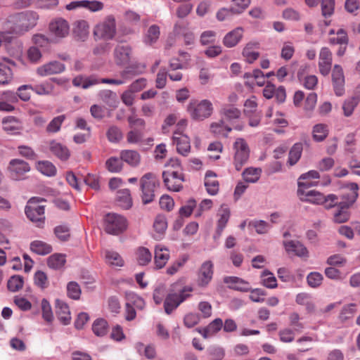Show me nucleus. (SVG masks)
Listing matches in <instances>:
<instances>
[{"mask_svg": "<svg viewBox=\"0 0 360 360\" xmlns=\"http://www.w3.org/2000/svg\"><path fill=\"white\" fill-rule=\"evenodd\" d=\"M39 20L38 14L33 11H25L10 15L5 22L7 33L20 36L34 27Z\"/></svg>", "mask_w": 360, "mask_h": 360, "instance_id": "f257e3e1", "label": "nucleus"}, {"mask_svg": "<svg viewBox=\"0 0 360 360\" xmlns=\"http://www.w3.org/2000/svg\"><path fill=\"white\" fill-rule=\"evenodd\" d=\"M318 183L315 181L297 182V195L300 200L317 205L323 204V202L335 201L337 195L335 194H329L325 196L323 193L316 190H308L309 188L315 186Z\"/></svg>", "mask_w": 360, "mask_h": 360, "instance_id": "f03ea898", "label": "nucleus"}, {"mask_svg": "<svg viewBox=\"0 0 360 360\" xmlns=\"http://www.w3.org/2000/svg\"><path fill=\"white\" fill-rule=\"evenodd\" d=\"M43 200L42 198L33 197L28 200L25 208L27 217L38 227H41L44 224V206L39 205Z\"/></svg>", "mask_w": 360, "mask_h": 360, "instance_id": "7ed1b4c3", "label": "nucleus"}, {"mask_svg": "<svg viewBox=\"0 0 360 360\" xmlns=\"http://www.w3.org/2000/svg\"><path fill=\"white\" fill-rule=\"evenodd\" d=\"M233 164L236 170L240 171L250 158V150L247 141L243 138H238L233 144Z\"/></svg>", "mask_w": 360, "mask_h": 360, "instance_id": "20e7f679", "label": "nucleus"}, {"mask_svg": "<svg viewBox=\"0 0 360 360\" xmlns=\"http://www.w3.org/2000/svg\"><path fill=\"white\" fill-rule=\"evenodd\" d=\"M193 288L191 286H185L181 289L179 292H171L165 297L164 302V309L165 313L170 314L175 310L182 302L191 297V292Z\"/></svg>", "mask_w": 360, "mask_h": 360, "instance_id": "39448f33", "label": "nucleus"}, {"mask_svg": "<svg viewBox=\"0 0 360 360\" xmlns=\"http://www.w3.org/2000/svg\"><path fill=\"white\" fill-rule=\"evenodd\" d=\"M187 111L191 118L195 120H203L211 116L213 112L212 103L208 100L198 102L192 101L187 107Z\"/></svg>", "mask_w": 360, "mask_h": 360, "instance_id": "423d86ee", "label": "nucleus"}, {"mask_svg": "<svg viewBox=\"0 0 360 360\" xmlns=\"http://www.w3.org/2000/svg\"><path fill=\"white\" fill-rule=\"evenodd\" d=\"M127 219L116 213H108L104 218V229L106 233L112 235H119L127 228Z\"/></svg>", "mask_w": 360, "mask_h": 360, "instance_id": "0eeeda50", "label": "nucleus"}, {"mask_svg": "<svg viewBox=\"0 0 360 360\" xmlns=\"http://www.w3.org/2000/svg\"><path fill=\"white\" fill-rule=\"evenodd\" d=\"M124 82V81L121 79H101L95 75L90 77L79 75L75 77L72 80V84L75 87L82 89H88L98 84L120 85Z\"/></svg>", "mask_w": 360, "mask_h": 360, "instance_id": "6e6552de", "label": "nucleus"}, {"mask_svg": "<svg viewBox=\"0 0 360 360\" xmlns=\"http://www.w3.org/2000/svg\"><path fill=\"white\" fill-rule=\"evenodd\" d=\"M140 183L142 201L144 204H148L154 200L155 188L159 186L158 180L154 174L149 172L141 177Z\"/></svg>", "mask_w": 360, "mask_h": 360, "instance_id": "1a4fd4ad", "label": "nucleus"}, {"mask_svg": "<svg viewBox=\"0 0 360 360\" xmlns=\"http://www.w3.org/2000/svg\"><path fill=\"white\" fill-rule=\"evenodd\" d=\"M162 178L165 186L171 191L178 192L183 188V182L185 181L184 175L178 170L167 169L162 172Z\"/></svg>", "mask_w": 360, "mask_h": 360, "instance_id": "9d476101", "label": "nucleus"}, {"mask_svg": "<svg viewBox=\"0 0 360 360\" xmlns=\"http://www.w3.org/2000/svg\"><path fill=\"white\" fill-rule=\"evenodd\" d=\"M94 33L98 39H112L116 33L115 18L112 16H108L103 22L95 27Z\"/></svg>", "mask_w": 360, "mask_h": 360, "instance_id": "9b49d317", "label": "nucleus"}, {"mask_svg": "<svg viewBox=\"0 0 360 360\" xmlns=\"http://www.w3.org/2000/svg\"><path fill=\"white\" fill-rule=\"evenodd\" d=\"M343 188L345 191L341 195L338 207L349 208L358 198L359 186L356 183H348Z\"/></svg>", "mask_w": 360, "mask_h": 360, "instance_id": "f8f14e48", "label": "nucleus"}, {"mask_svg": "<svg viewBox=\"0 0 360 360\" xmlns=\"http://www.w3.org/2000/svg\"><path fill=\"white\" fill-rule=\"evenodd\" d=\"M30 170L27 162L20 159H13L9 162L8 171L11 177L14 180H20L24 174Z\"/></svg>", "mask_w": 360, "mask_h": 360, "instance_id": "ddd939ff", "label": "nucleus"}, {"mask_svg": "<svg viewBox=\"0 0 360 360\" xmlns=\"http://www.w3.org/2000/svg\"><path fill=\"white\" fill-rule=\"evenodd\" d=\"M49 30L56 38L62 39L68 35L70 27L65 20L56 18L50 22Z\"/></svg>", "mask_w": 360, "mask_h": 360, "instance_id": "4468645a", "label": "nucleus"}, {"mask_svg": "<svg viewBox=\"0 0 360 360\" xmlns=\"http://www.w3.org/2000/svg\"><path fill=\"white\" fill-rule=\"evenodd\" d=\"M173 144L176 146L177 152L186 156L190 152V139L186 135L178 131H174L172 136Z\"/></svg>", "mask_w": 360, "mask_h": 360, "instance_id": "2eb2a0df", "label": "nucleus"}, {"mask_svg": "<svg viewBox=\"0 0 360 360\" xmlns=\"http://www.w3.org/2000/svg\"><path fill=\"white\" fill-rule=\"evenodd\" d=\"M283 245L288 254H292L299 257L307 258L309 257L307 248L299 240H284Z\"/></svg>", "mask_w": 360, "mask_h": 360, "instance_id": "dca6fc26", "label": "nucleus"}, {"mask_svg": "<svg viewBox=\"0 0 360 360\" xmlns=\"http://www.w3.org/2000/svg\"><path fill=\"white\" fill-rule=\"evenodd\" d=\"M319 69L321 75L326 76L332 67V53L327 47H323L319 53Z\"/></svg>", "mask_w": 360, "mask_h": 360, "instance_id": "f3484780", "label": "nucleus"}, {"mask_svg": "<svg viewBox=\"0 0 360 360\" xmlns=\"http://www.w3.org/2000/svg\"><path fill=\"white\" fill-rule=\"evenodd\" d=\"M65 70V66L63 63L56 60H53L39 66L37 69V72L40 76L44 77L54 74H60Z\"/></svg>", "mask_w": 360, "mask_h": 360, "instance_id": "a211bd4d", "label": "nucleus"}, {"mask_svg": "<svg viewBox=\"0 0 360 360\" xmlns=\"http://www.w3.org/2000/svg\"><path fill=\"white\" fill-rule=\"evenodd\" d=\"M131 49L129 45H117L114 50V56L117 64L126 65L131 59Z\"/></svg>", "mask_w": 360, "mask_h": 360, "instance_id": "6ab92c4d", "label": "nucleus"}, {"mask_svg": "<svg viewBox=\"0 0 360 360\" xmlns=\"http://www.w3.org/2000/svg\"><path fill=\"white\" fill-rule=\"evenodd\" d=\"M230 214L231 212L229 208L226 205H221L218 212L219 219L217 220L216 233L214 236V239L219 238L221 236L229 220Z\"/></svg>", "mask_w": 360, "mask_h": 360, "instance_id": "aec40b11", "label": "nucleus"}, {"mask_svg": "<svg viewBox=\"0 0 360 360\" xmlns=\"http://www.w3.org/2000/svg\"><path fill=\"white\" fill-rule=\"evenodd\" d=\"M213 276V264L211 262L207 261L204 262L199 271L198 274V285L205 287L208 285L212 278Z\"/></svg>", "mask_w": 360, "mask_h": 360, "instance_id": "412c9836", "label": "nucleus"}, {"mask_svg": "<svg viewBox=\"0 0 360 360\" xmlns=\"http://www.w3.org/2000/svg\"><path fill=\"white\" fill-rule=\"evenodd\" d=\"M224 283L227 284L231 289L241 292H248L250 290V283L237 276H226L224 278Z\"/></svg>", "mask_w": 360, "mask_h": 360, "instance_id": "4be33fe9", "label": "nucleus"}, {"mask_svg": "<svg viewBox=\"0 0 360 360\" xmlns=\"http://www.w3.org/2000/svg\"><path fill=\"white\" fill-rule=\"evenodd\" d=\"M120 159L131 167H136L141 162V155L135 150H122L120 153Z\"/></svg>", "mask_w": 360, "mask_h": 360, "instance_id": "5701e85b", "label": "nucleus"}, {"mask_svg": "<svg viewBox=\"0 0 360 360\" xmlns=\"http://www.w3.org/2000/svg\"><path fill=\"white\" fill-rule=\"evenodd\" d=\"M243 34V29L240 27L228 32L223 39V44L228 48L236 46L241 40Z\"/></svg>", "mask_w": 360, "mask_h": 360, "instance_id": "b1692460", "label": "nucleus"}, {"mask_svg": "<svg viewBox=\"0 0 360 360\" xmlns=\"http://www.w3.org/2000/svg\"><path fill=\"white\" fill-rule=\"evenodd\" d=\"M2 125L3 129L11 135L19 134L22 129L20 121L13 116L4 117L2 120Z\"/></svg>", "mask_w": 360, "mask_h": 360, "instance_id": "393cba45", "label": "nucleus"}, {"mask_svg": "<svg viewBox=\"0 0 360 360\" xmlns=\"http://www.w3.org/2000/svg\"><path fill=\"white\" fill-rule=\"evenodd\" d=\"M169 259V250L162 245H158L155 248V264L158 269H162Z\"/></svg>", "mask_w": 360, "mask_h": 360, "instance_id": "a878e982", "label": "nucleus"}, {"mask_svg": "<svg viewBox=\"0 0 360 360\" xmlns=\"http://www.w3.org/2000/svg\"><path fill=\"white\" fill-rule=\"evenodd\" d=\"M217 174L212 171H207L205 176L204 185L207 192L211 195H215L219 191V182L216 179Z\"/></svg>", "mask_w": 360, "mask_h": 360, "instance_id": "bb28decb", "label": "nucleus"}, {"mask_svg": "<svg viewBox=\"0 0 360 360\" xmlns=\"http://www.w3.org/2000/svg\"><path fill=\"white\" fill-rule=\"evenodd\" d=\"M56 308L58 319L64 325L69 324L71 319V316L68 305L62 300H56Z\"/></svg>", "mask_w": 360, "mask_h": 360, "instance_id": "cd10ccee", "label": "nucleus"}, {"mask_svg": "<svg viewBox=\"0 0 360 360\" xmlns=\"http://www.w3.org/2000/svg\"><path fill=\"white\" fill-rule=\"evenodd\" d=\"M258 42L250 41L248 43L243 50V56L246 58L248 63H252L259 56V52L255 50L259 49Z\"/></svg>", "mask_w": 360, "mask_h": 360, "instance_id": "c85d7f7f", "label": "nucleus"}, {"mask_svg": "<svg viewBox=\"0 0 360 360\" xmlns=\"http://www.w3.org/2000/svg\"><path fill=\"white\" fill-rule=\"evenodd\" d=\"M49 148L51 152L61 160H66L70 157L68 148L56 141L50 143Z\"/></svg>", "mask_w": 360, "mask_h": 360, "instance_id": "c756f323", "label": "nucleus"}, {"mask_svg": "<svg viewBox=\"0 0 360 360\" xmlns=\"http://www.w3.org/2000/svg\"><path fill=\"white\" fill-rule=\"evenodd\" d=\"M153 228L156 232L154 237L158 240L162 238L167 228V221L165 216L162 214L158 215L155 219Z\"/></svg>", "mask_w": 360, "mask_h": 360, "instance_id": "7c9ffc66", "label": "nucleus"}, {"mask_svg": "<svg viewBox=\"0 0 360 360\" xmlns=\"http://www.w3.org/2000/svg\"><path fill=\"white\" fill-rule=\"evenodd\" d=\"M30 250L37 255H46L51 252L52 247L46 242L36 240L30 243Z\"/></svg>", "mask_w": 360, "mask_h": 360, "instance_id": "2f4dec72", "label": "nucleus"}, {"mask_svg": "<svg viewBox=\"0 0 360 360\" xmlns=\"http://www.w3.org/2000/svg\"><path fill=\"white\" fill-rule=\"evenodd\" d=\"M311 134L314 141H323L328 136V127L322 123L316 124L313 127Z\"/></svg>", "mask_w": 360, "mask_h": 360, "instance_id": "473e14b6", "label": "nucleus"}, {"mask_svg": "<svg viewBox=\"0 0 360 360\" xmlns=\"http://www.w3.org/2000/svg\"><path fill=\"white\" fill-rule=\"evenodd\" d=\"M117 200L120 207L126 210L129 209L132 206L130 191L127 188L118 191L117 193Z\"/></svg>", "mask_w": 360, "mask_h": 360, "instance_id": "72a5a7b5", "label": "nucleus"}, {"mask_svg": "<svg viewBox=\"0 0 360 360\" xmlns=\"http://www.w3.org/2000/svg\"><path fill=\"white\" fill-rule=\"evenodd\" d=\"M221 114L224 119L230 122L238 119L240 117V111L231 105H225L221 110Z\"/></svg>", "mask_w": 360, "mask_h": 360, "instance_id": "f704fd0d", "label": "nucleus"}, {"mask_svg": "<svg viewBox=\"0 0 360 360\" xmlns=\"http://www.w3.org/2000/svg\"><path fill=\"white\" fill-rule=\"evenodd\" d=\"M211 131L217 136L227 137L232 129L226 125L223 120L214 122L210 126Z\"/></svg>", "mask_w": 360, "mask_h": 360, "instance_id": "c9c22d12", "label": "nucleus"}, {"mask_svg": "<svg viewBox=\"0 0 360 360\" xmlns=\"http://www.w3.org/2000/svg\"><path fill=\"white\" fill-rule=\"evenodd\" d=\"M126 302L137 309H143L145 307V301L142 297L133 292H127L125 294Z\"/></svg>", "mask_w": 360, "mask_h": 360, "instance_id": "e433bc0d", "label": "nucleus"}, {"mask_svg": "<svg viewBox=\"0 0 360 360\" xmlns=\"http://www.w3.org/2000/svg\"><path fill=\"white\" fill-rule=\"evenodd\" d=\"M261 173L260 168L248 167L243 171V177L247 183H255L259 179Z\"/></svg>", "mask_w": 360, "mask_h": 360, "instance_id": "4c0bfd02", "label": "nucleus"}, {"mask_svg": "<svg viewBox=\"0 0 360 360\" xmlns=\"http://www.w3.org/2000/svg\"><path fill=\"white\" fill-rule=\"evenodd\" d=\"M108 330V324L104 319H97L92 325V330L94 333L98 337H103L107 334Z\"/></svg>", "mask_w": 360, "mask_h": 360, "instance_id": "58836bf2", "label": "nucleus"}, {"mask_svg": "<svg viewBox=\"0 0 360 360\" xmlns=\"http://www.w3.org/2000/svg\"><path fill=\"white\" fill-rule=\"evenodd\" d=\"M73 32L79 39L84 40L89 34L88 22L86 20L75 22Z\"/></svg>", "mask_w": 360, "mask_h": 360, "instance_id": "ea45409f", "label": "nucleus"}, {"mask_svg": "<svg viewBox=\"0 0 360 360\" xmlns=\"http://www.w3.org/2000/svg\"><path fill=\"white\" fill-rule=\"evenodd\" d=\"M303 146L301 143H295L289 152L288 161L290 165H295L301 158Z\"/></svg>", "mask_w": 360, "mask_h": 360, "instance_id": "a19ab883", "label": "nucleus"}, {"mask_svg": "<svg viewBox=\"0 0 360 360\" xmlns=\"http://www.w3.org/2000/svg\"><path fill=\"white\" fill-rule=\"evenodd\" d=\"M66 262L65 255L56 253L48 258V266L53 269H60Z\"/></svg>", "mask_w": 360, "mask_h": 360, "instance_id": "79ce46f5", "label": "nucleus"}, {"mask_svg": "<svg viewBox=\"0 0 360 360\" xmlns=\"http://www.w3.org/2000/svg\"><path fill=\"white\" fill-rule=\"evenodd\" d=\"M261 283L267 288L274 289L278 285L277 281L273 273L264 270L261 274Z\"/></svg>", "mask_w": 360, "mask_h": 360, "instance_id": "37998d69", "label": "nucleus"}, {"mask_svg": "<svg viewBox=\"0 0 360 360\" xmlns=\"http://www.w3.org/2000/svg\"><path fill=\"white\" fill-rule=\"evenodd\" d=\"M105 258L106 262L116 266H124V260L119 253L112 250H105Z\"/></svg>", "mask_w": 360, "mask_h": 360, "instance_id": "c03bdc74", "label": "nucleus"}, {"mask_svg": "<svg viewBox=\"0 0 360 360\" xmlns=\"http://www.w3.org/2000/svg\"><path fill=\"white\" fill-rule=\"evenodd\" d=\"M37 169L43 174L52 176L56 173V167L49 161H39L37 165Z\"/></svg>", "mask_w": 360, "mask_h": 360, "instance_id": "a18cd8bd", "label": "nucleus"}, {"mask_svg": "<svg viewBox=\"0 0 360 360\" xmlns=\"http://www.w3.org/2000/svg\"><path fill=\"white\" fill-rule=\"evenodd\" d=\"M82 290L80 285L75 281H70L67 284V295L69 298L78 300L80 298Z\"/></svg>", "mask_w": 360, "mask_h": 360, "instance_id": "49530a36", "label": "nucleus"}, {"mask_svg": "<svg viewBox=\"0 0 360 360\" xmlns=\"http://www.w3.org/2000/svg\"><path fill=\"white\" fill-rule=\"evenodd\" d=\"M360 97L359 96H354L345 101L342 105V109L346 117H349L353 113V111L358 105Z\"/></svg>", "mask_w": 360, "mask_h": 360, "instance_id": "de8ad7c7", "label": "nucleus"}, {"mask_svg": "<svg viewBox=\"0 0 360 360\" xmlns=\"http://www.w3.org/2000/svg\"><path fill=\"white\" fill-rule=\"evenodd\" d=\"M122 160L117 157H111L105 162L106 169L112 173H118L122 169Z\"/></svg>", "mask_w": 360, "mask_h": 360, "instance_id": "09e8293b", "label": "nucleus"}, {"mask_svg": "<svg viewBox=\"0 0 360 360\" xmlns=\"http://www.w3.org/2000/svg\"><path fill=\"white\" fill-rule=\"evenodd\" d=\"M332 80L335 88L341 87L345 82L342 68L338 65H335L333 68Z\"/></svg>", "mask_w": 360, "mask_h": 360, "instance_id": "8fccbe9b", "label": "nucleus"}, {"mask_svg": "<svg viewBox=\"0 0 360 360\" xmlns=\"http://www.w3.org/2000/svg\"><path fill=\"white\" fill-rule=\"evenodd\" d=\"M160 37V28L158 25H151L145 36L144 41L146 44L151 45L157 41Z\"/></svg>", "mask_w": 360, "mask_h": 360, "instance_id": "3c124183", "label": "nucleus"}, {"mask_svg": "<svg viewBox=\"0 0 360 360\" xmlns=\"http://www.w3.org/2000/svg\"><path fill=\"white\" fill-rule=\"evenodd\" d=\"M107 137L110 142L117 143L123 139V133L120 127L111 126L107 131Z\"/></svg>", "mask_w": 360, "mask_h": 360, "instance_id": "603ef678", "label": "nucleus"}, {"mask_svg": "<svg viewBox=\"0 0 360 360\" xmlns=\"http://www.w3.org/2000/svg\"><path fill=\"white\" fill-rule=\"evenodd\" d=\"M152 259V255L146 248H139L136 251V259L140 265H146Z\"/></svg>", "mask_w": 360, "mask_h": 360, "instance_id": "864d4df0", "label": "nucleus"}, {"mask_svg": "<svg viewBox=\"0 0 360 360\" xmlns=\"http://www.w3.org/2000/svg\"><path fill=\"white\" fill-rule=\"evenodd\" d=\"M13 79L11 69L6 64L0 63V84H7Z\"/></svg>", "mask_w": 360, "mask_h": 360, "instance_id": "5fc2aeb1", "label": "nucleus"}, {"mask_svg": "<svg viewBox=\"0 0 360 360\" xmlns=\"http://www.w3.org/2000/svg\"><path fill=\"white\" fill-rule=\"evenodd\" d=\"M337 37H333L329 39V43L330 44H340L347 45L348 44V37L346 31L344 29H339L336 32Z\"/></svg>", "mask_w": 360, "mask_h": 360, "instance_id": "6e6d98bb", "label": "nucleus"}, {"mask_svg": "<svg viewBox=\"0 0 360 360\" xmlns=\"http://www.w3.org/2000/svg\"><path fill=\"white\" fill-rule=\"evenodd\" d=\"M23 278L19 275L11 276L8 281V289L11 292H16L21 289L23 286Z\"/></svg>", "mask_w": 360, "mask_h": 360, "instance_id": "4d7b16f0", "label": "nucleus"}, {"mask_svg": "<svg viewBox=\"0 0 360 360\" xmlns=\"http://www.w3.org/2000/svg\"><path fill=\"white\" fill-rule=\"evenodd\" d=\"M42 317L47 323H51L53 320V314L51 307L47 300L43 299L41 303Z\"/></svg>", "mask_w": 360, "mask_h": 360, "instance_id": "13d9d810", "label": "nucleus"}, {"mask_svg": "<svg viewBox=\"0 0 360 360\" xmlns=\"http://www.w3.org/2000/svg\"><path fill=\"white\" fill-rule=\"evenodd\" d=\"M349 208L338 207V210L333 214V221L338 224H342L347 221L350 214L347 210Z\"/></svg>", "mask_w": 360, "mask_h": 360, "instance_id": "bf43d9fd", "label": "nucleus"}, {"mask_svg": "<svg viewBox=\"0 0 360 360\" xmlns=\"http://www.w3.org/2000/svg\"><path fill=\"white\" fill-rule=\"evenodd\" d=\"M65 119V115H59L54 117L48 124L46 127V131L49 133L58 132L60 130L61 124H63Z\"/></svg>", "mask_w": 360, "mask_h": 360, "instance_id": "052dcab7", "label": "nucleus"}, {"mask_svg": "<svg viewBox=\"0 0 360 360\" xmlns=\"http://www.w3.org/2000/svg\"><path fill=\"white\" fill-rule=\"evenodd\" d=\"M34 284L41 289H45L49 285V281L46 274L41 271H37L34 276Z\"/></svg>", "mask_w": 360, "mask_h": 360, "instance_id": "680f3d73", "label": "nucleus"}, {"mask_svg": "<svg viewBox=\"0 0 360 360\" xmlns=\"http://www.w3.org/2000/svg\"><path fill=\"white\" fill-rule=\"evenodd\" d=\"M323 278L321 274L314 271L308 274L307 281L310 287L317 288L322 283Z\"/></svg>", "mask_w": 360, "mask_h": 360, "instance_id": "e2e57ef3", "label": "nucleus"}, {"mask_svg": "<svg viewBox=\"0 0 360 360\" xmlns=\"http://www.w3.org/2000/svg\"><path fill=\"white\" fill-rule=\"evenodd\" d=\"M207 352L210 356V360H223L225 356L224 349L219 346L210 347Z\"/></svg>", "mask_w": 360, "mask_h": 360, "instance_id": "0e129e2a", "label": "nucleus"}, {"mask_svg": "<svg viewBox=\"0 0 360 360\" xmlns=\"http://www.w3.org/2000/svg\"><path fill=\"white\" fill-rule=\"evenodd\" d=\"M335 8V0H322L321 11L322 15L325 17H330L333 15Z\"/></svg>", "mask_w": 360, "mask_h": 360, "instance_id": "69168bd1", "label": "nucleus"}, {"mask_svg": "<svg viewBox=\"0 0 360 360\" xmlns=\"http://www.w3.org/2000/svg\"><path fill=\"white\" fill-rule=\"evenodd\" d=\"M143 140V134L137 129L129 131L127 134V141L129 144H138Z\"/></svg>", "mask_w": 360, "mask_h": 360, "instance_id": "338daca9", "label": "nucleus"}, {"mask_svg": "<svg viewBox=\"0 0 360 360\" xmlns=\"http://www.w3.org/2000/svg\"><path fill=\"white\" fill-rule=\"evenodd\" d=\"M250 295L249 298L254 302L262 303L264 301V296L266 295L265 291L261 288H255L249 290Z\"/></svg>", "mask_w": 360, "mask_h": 360, "instance_id": "774afa93", "label": "nucleus"}]
</instances>
